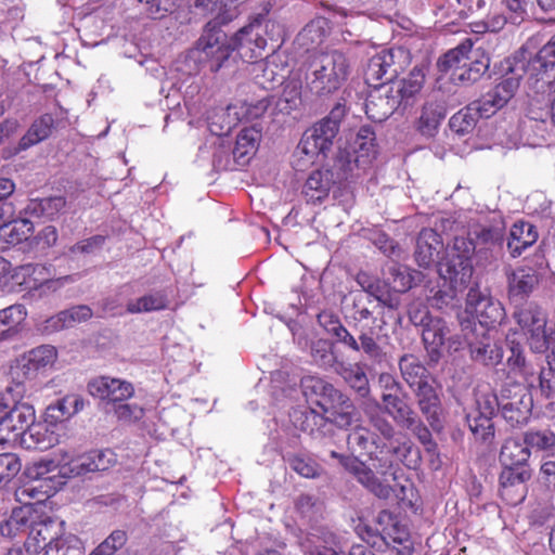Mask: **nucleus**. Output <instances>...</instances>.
I'll use <instances>...</instances> for the list:
<instances>
[{
    "label": "nucleus",
    "mask_w": 555,
    "mask_h": 555,
    "mask_svg": "<svg viewBox=\"0 0 555 555\" xmlns=\"http://www.w3.org/2000/svg\"><path fill=\"white\" fill-rule=\"evenodd\" d=\"M246 0H195V7L212 20L206 25L204 34L198 39L196 50L203 54L202 60L210 63V69L217 72L229 59L233 51L246 62H255L261 56L267 41L282 38V26L271 20L258 16L248 25L242 27L230 40L217 26L230 22L236 14V9Z\"/></svg>",
    "instance_id": "nucleus-1"
},
{
    "label": "nucleus",
    "mask_w": 555,
    "mask_h": 555,
    "mask_svg": "<svg viewBox=\"0 0 555 555\" xmlns=\"http://www.w3.org/2000/svg\"><path fill=\"white\" fill-rule=\"evenodd\" d=\"M272 393L276 400L293 399L298 393V384L301 392L309 401H315L322 413L313 409L295 411L292 414L294 425L311 436L324 434L326 424L334 423L343 428L351 424L354 417V406L351 400L337 390L332 384L318 376H305L298 379L289 376L285 371H276L272 375Z\"/></svg>",
    "instance_id": "nucleus-2"
},
{
    "label": "nucleus",
    "mask_w": 555,
    "mask_h": 555,
    "mask_svg": "<svg viewBox=\"0 0 555 555\" xmlns=\"http://www.w3.org/2000/svg\"><path fill=\"white\" fill-rule=\"evenodd\" d=\"M505 224L501 218L490 224L476 227L472 238L456 236L446 249L444 256L437 263V271L444 284L453 292L463 289L473 275L472 256L477 247L489 249L501 246L504 238Z\"/></svg>",
    "instance_id": "nucleus-3"
},
{
    "label": "nucleus",
    "mask_w": 555,
    "mask_h": 555,
    "mask_svg": "<svg viewBox=\"0 0 555 555\" xmlns=\"http://www.w3.org/2000/svg\"><path fill=\"white\" fill-rule=\"evenodd\" d=\"M507 72L501 81L494 87L502 102L507 104L520 86V80L526 78L528 88L538 94H544L545 90L555 81V35L530 60H526L521 52L507 60Z\"/></svg>",
    "instance_id": "nucleus-4"
},
{
    "label": "nucleus",
    "mask_w": 555,
    "mask_h": 555,
    "mask_svg": "<svg viewBox=\"0 0 555 555\" xmlns=\"http://www.w3.org/2000/svg\"><path fill=\"white\" fill-rule=\"evenodd\" d=\"M338 112L333 111L330 117L322 119L307 129L294 153L293 166L302 171L319 162L330 150L339 130Z\"/></svg>",
    "instance_id": "nucleus-5"
},
{
    "label": "nucleus",
    "mask_w": 555,
    "mask_h": 555,
    "mask_svg": "<svg viewBox=\"0 0 555 555\" xmlns=\"http://www.w3.org/2000/svg\"><path fill=\"white\" fill-rule=\"evenodd\" d=\"M349 75V62L339 51L315 55L308 68L306 80L311 92L325 95L338 90Z\"/></svg>",
    "instance_id": "nucleus-6"
},
{
    "label": "nucleus",
    "mask_w": 555,
    "mask_h": 555,
    "mask_svg": "<svg viewBox=\"0 0 555 555\" xmlns=\"http://www.w3.org/2000/svg\"><path fill=\"white\" fill-rule=\"evenodd\" d=\"M514 319L524 331L530 350L545 353L551 349L555 358V323L547 327L545 312L538 305L530 302L514 312Z\"/></svg>",
    "instance_id": "nucleus-7"
},
{
    "label": "nucleus",
    "mask_w": 555,
    "mask_h": 555,
    "mask_svg": "<svg viewBox=\"0 0 555 555\" xmlns=\"http://www.w3.org/2000/svg\"><path fill=\"white\" fill-rule=\"evenodd\" d=\"M530 0H493L486 18L472 25V31L483 34L487 31L496 33L507 22L520 23L527 16V9Z\"/></svg>",
    "instance_id": "nucleus-8"
},
{
    "label": "nucleus",
    "mask_w": 555,
    "mask_h": 555,
    "mask_svg": "<svg viewBox=\"0 0 555 555\" xmlns=\"http://www.w3.org/2000/svg\"><path fill=\"white\" fill-rule=\"evenodd\" d=\"M465 311L478 320L479 330H492L505 318L501 302L494 299L488 289H480L477 285L468 291Z\"/></svg>",
    "instance_id": "nucleus-9"
},
{
    "label": "nucleus",
    "mask_w": 555,
    "mask_h": 555,
    "mask_svg": "<svg viewBox=\"0 0 555 555\" xmlns=\"http://www.w3.org/2000/svg\"><path fill=\"white\" fill-rule=\"evenodd\" d=\"M15 191V184L11 179L0 178V230L8 237V243L17 244L26 240L33 230L29 221L14 220V206L9 201Z\"/></svg>",
    "instance_id": "nucleus-10"
},
{
    "label": "nucleus",
    "mask_w": 555,
    "mask_h": 555,
    "mask_svg": "<svg viewBox=\"0 0 555 555\" xmlns=\"http://www.w3.org/2000/svg\"><path fill=\"white\" fill-rule=\"evenodd\" d=\"M64 534V521L38 513V519L31 525L25 541L26 552L39 554L44 550V553L52 554Z\"/></svg>",
    "instance_id": "nucleus-11"
},
{
    "label": "nucleus",
    "mask_w": 555,
    "mask_h": 555,
    "mask_svg": "<svg viewBox=\"0 0 555 555\" xmlns=\"http://www.w3.org/2000/svg\"><path fill=\"white\" fill-rule=\"evenodd\" d=\"M14 284L24 286L29 291L39 292V295L55 292L72 281V276L51 279L48 267L39 263H27L16 268L11 276Z\"/></svg>",
    "instance_id": "nucleus-12"
},
{
    "label": "nucleus",
    "mask_w": 555,
    "mask_h": 555,
    "mask_svg": "<svg viewBox=\"0 0 555 555\" xmlns=\"http://www.w3.org/2000/svg\"><path fill=\"white\" fill-rule=\"evenodd\" d=\"M409 61V53L402 48L384 49L374 54L367 64L365 79L376 82L385 79L390 83L404 68Z\"/></svg>",
    "instance_id": "nucleus-13"
},
{
    "label": "nucleus",
    "mask_w": 555,
    "mask_h": 555,
    "mask_svg": "<svg viewBox=\"0 0 555 555\" xmlns=\"http://www.w3.org/2000/svg\"><path fill=\"white\" fill-rule=\"evenodd\" d=\"M464 338L469 347L470 357L474 361L487 366L499 364L503 358V350L492 337V330H479L477 324L472 328L463 323Z\"/></svg>",
    "instance_id": "nucleus-14"
},
{
    "label": "nucleus",
    "mask_w": 555,
    "mask_h": 555,
    "mask_svg": "<svg viewBox=\"0 0 555 555\" xmlns=\"http://www.w3.org/2000/svg\"><path fill=\"white\" fill-rule=\"evenodd\" d=\"M498 404L506 422L512 426H519L529 421L533 400L525 387L515 385L512 388L502 389Z\"/></svg>",
    "instance_id": "nucleus-15"
},
{
    "label": "nucleus",
    "mask_w": 555,
    "mask_h": 555,
    "mask_svg": "<svg viewBox=\"0 0 555 555\" xmlns=\"http://www.w3.org/2000/svg\"><path fill=\"white\" fill-rule=\"evenodd\" d=\"M63 472L68 477H77L88 473L104 472L117 462L115 452L111 449L94 450L75 456L72 452L63 453Z\"/></svg>",
    "instance_id": "nucleus-16"
},
{
    "label": "nucleus",
    "mask_w": 555,
    "mask_h": 555,
    "mask_svg": "<svg viewBox=\"0 0 555 555\" xmlns=\"http://www.w3.org/2000/svg\"><path fill=\"white\" fill-rule=\"evenodd\" d=\"M330 455L332 459L337 460L346 470L352 474L361 485L377 498L388 499L390 496L392 492L391 486L386 480L377 478L372 468L367 467L356 456L344 455L336 451H332Z\"/></svg>",
    "instance_id": "nucleus-17"
},
{
    "label": "nucleus",
    "mask_w": 555,
    "mask_h": 555,
    "mask_svg": "<svg viewBox=\"0 0 555 555\" xmlns=\"http://www.w3.org/2000/svg\"><path fill=\"white\" fill-rule=\"evenodd\" d=\"M57 359V350L51 345H41L29 350L22 358L21 364L13 373L16 378L33 380L38 375L52 369Z\"/></svg>",
    "instance_id": "nucleus-18"
},
{
    "label": "nucleus",
    "mask_w": 555,
    "mask_h": 555,
    "mask_svg": "<svg viewBox=\"0 0 555 555\" xmlns=\"http://www.w3.org/2000/svg\"><path fill=\"white\" fill-rule=\"evenodd\" d=\"M274 96L264 98L256 102L238 101L230 104L223 113L224 132L231 131L240 121H250L261 117L268 109L272 111Z\"/></svg>",
    "instance_id": "nucleus-19"
},
{
    "label": "nucleus",
    "mask_w": 555,
    "mask_h": 555,
    "mask_svg": "<svg viewBox=\"0 0 555 555\" xmlns=\"http://www.w3.org/2000/svg\"><path fill=\"white\" fill-rule=\"evenodd\" d=\"M35 409L33 405L23 402L8 414L0 416V442L4 443L24 431L34 424Z\"/></svg>",
    "instance_id": "nucleus-20"
},
{
    "label": "nucleus",
    "mask_w": 555,
    "mask_h": 555,
    "mask_svg": "<svg viewBox=\"0 0 555 555\" xmlns=\"http://www.w3.org/2000/svg\"><path fill=\"white\" fill-rule=\"evenodd\" d=\"M90 395L112 402L125 401L134 393L133 385L125 379L100 376L88 384Z\"/></svg>",
    "instance_id": "nucleus-21"
},
{
    "label": "nucleus",
    "mask_w": 555,
    "mask_h": 555,
    "mask_svg": "<svg viewBox=\"0 0 555 555\" xmlns=\"http://www.w3.org/2000/svg\"><path fill=\"white\" fill-rule=\"evenodd\" d=\"M348 446L352 452H359L360 454H369L373 460L374 457L380 462V464L373 465L374 468L382 474L386 475L387 469L391 467V462L388 460L379 459L376 454L377 450L380 449L378 438L370 431L366 427L358 426L348 435Z\"/></svg>",
    "instance_id": "nucleus-22"
},
{
    "label": "nucleus",
    "mask_w": 555,
    "mask_h": 555,
    "mask_svg": "<svg viewBox=\"0 0 555 555\" xmlns=\"http://www.w3.org/2000/svg\"><path fill=\"white\" fill-rule=\"evenodd\" d=\"M530 478L526 467H504L500 475L501 495L508 503L516 505L526 495L525 481Z\"/></svg>",
    "instance_id": "nucleus-23"
},
{
    "label": "nucleus",
    "mask_w": 555,
    "mask_h": 555,
    "mask_svg": "<svg viewBox=\"0 0 555 555\" xmlns=\"http://www.w3.org/2000/svg\"><path fill=\"white\" fill-rule=\"evenodd\" d=\"M547 137L545 120L528 117L521 121L519 134H511L506 142L503 143L508 147H518L520 145L535 147L547 143Z\"/></svg>",
    "instance_id": "nucleus-24"
},
{
    "label": "nucleus",
    "mask_w": 555,
    "mask_h": 555,
    "mask_svg": "<svg viewBox=\"0 0 555 555\" xmlns=\"http://www.w3.org/2000/svg\"><path fill=\"white\" fill-rule=\"evenodd\" d=\"M399 107L401 106L398 100L395 99L386 82H383L374 93L370 94L365 102V113L375 122L386 120Z\"/></svg>",
    "instance_id": "nucleus-25"
},
{
    "label": "nucleus",
    "mask_w": 555,
    "mask_h": 555,
    "mask_svg": "<svg viewBox=\"0 0 555 555\" xmlns=\"http://www.w3.org/2000/svg\"><path fill=\"white\" fill-rule=\"evenodd\" d=\"M35 519H38V511L33 504L13 508L10 516L0 522V533L3 537L14 538L21 533L29 532Z\"/></svg>",
    "instance_id": "nucleus-26"
},
{
    "label": "nucleus",
    "mask_w": 555,
    "mask_h": 555,
    "mask_svg": "<svg viewBox=\"0 0 555 555\" xmlns=\"http://www.w3.org/2000/svg\"><path fill=\"white\" fill-rule=\"evenodd\" d=\"M539 283L538 274L530 267H519L507 274L508 297L513 300H524Z\"/></svg>",
    "instance_id": "nucleus-27"
},
{
    "label": "nucleus",
    "mask_w": 555,
    "mask_h": 555,
    "mask_svg": "<svg viewBox=\"0 0 555 555\" xmlns=\"http://www.w3.org/2000/svg\"><path fill=\"white\" fill-rule=\"evenodd\" d=\"M424 80L425 74L423 69L415 67L406 77L386 85L391 89L399 105L405 107L412 103L414 96L421 91Z\"/></svg>",
    "instance_id": "nucleus-28"
},
{
    "label": "nucleus",
    "mask_w": 555,
    "mask_h": 555,
    "mask_svg": "<svg viewBox=\"0 0 555 555\" xmlns=\"http://www.w3.org/2000/svg\"><path fill=\"white\" fill-rule=\"evenodd\" d=\"M473 42L470 39H465L454 49L449 50L441 56L437 66L441 73L450 74L451 79L456 81V74L467 66L470 60Z\"/></svg>",
    "instance_id": "nucleus-29"
},
{
    "label": "nucleus",
    "mask_w": 555,
    "mask_h": 555,
    "mask_svg": "<svg viewBox=\"0 0 555 555\" xmlns=\"http://www.w3.org/2000/svg\"><path fill=\"white\" fill-rule=\"evenodd\" d=\"M442 247L440 235L433 229H423L416 241L415 261L422 268H429Z\"/></svg>",
    "instance_id": "nucleus-30"
},
{
    "label": "nucleus",
    "mask_w": 555,
    "mask_h": 555,
    "mask_svg": "<svg viewBox=\"0 0 555 555\" xmlns=\"http://www.w3.org/2000/svg\"><path fill=\"white\" fill-rule=\"evenodd\" d=\"M85 405V399L80 395L68 393L48 406L46 421L51 424L63 422L79 413Z\"/></svg>",
    "instance_id": "nucleus-31"
},
{
    "label": "nucleus",
    "mask_w": 555,
    "mask_h": 555,
    "mask_svg": "<svg viewBox=\"0 0 555 555\" xmlns=\"http://www.w3.org/2000/svg\"><path fill=\"white\" fill-rule=\"evenodd\" d=\"M414 391L418 398V405L433 428L439 427V398L428 380L416 385Z\"/></svg>",
    "instance_id": "nucleus-32"
},
{
    "label": "nucleus",
    "mask_w": 555,
    "mask_h": 555,
    "mask_svg": "<svg viewBox=\"0 0 555 555\" xmlns=\"http://www.w3.org/2000/svg\"><path fill=\"white\" fill-rule=\"evenodd\" d=\"M261 138V132L255 126L244 128L237 134L235 146L232 151L233 157L238 165H245L256 153Z\"/></svg>",
    "instance_id": "nucleus-33"
},
{
    "label": "nucleus",
    "mask_w": 555,
    "mask_h": 555,
    "mask_svg": "<svg viewBox=\"0 0 555 555\" xmlns=\"http://www.w3.org/2000/svg\"><path fill=\"white\" fill-rule=\"evenodd\" d=\"M538 240L535 228L528 222H516L509 232L507 247L513 257H518L521 253L533 245Z\"/></svg>",
    "instance_id": "nucleus-34"
},
{
    "label": "nucleus",
    "mask_w": 555,
    "mask_h": 555,
    "mask_svg": "<svg viewBox=\"0 0 555 555\" xmlns=\"http://www.w3.org/2000/svg\"><path fill=\"white\" fill-rule=\"evenodd\" d=\"M23 443L27 448L38 450H48L59 443V436L50 428L48 424H33L24 431L22 437Z\"/></svg>",
    "instance_id": "nucleus-35"
},
{
    "label": "nucleus",
    "mask_w": 555,
    "mask_h": 555,
    "mask_svg": "<svg viewBox=\"0 0 555 555\" xmlns=\"http://www.w3.org/2000/svg\"><path fill=\"white\" fill-rule=\"evenodd\" d=\"M444 116L446 111L441 103L427 101L422 108L417 130L424 137H434Z\"/></svg>",
    "instance_id": "nucleus-36"
},
{
    "label": "nucleus",
    "mask_w": 555,
    "mask_h": 555,
    "mask_svg": "<svg viewBox=\"0 0 555 555\" xmlns=\"http://www.w3.org/2000/svg\"><path fill=\"white\" fill-rule=\"evenodd\" d=\"M332 173L328 170H315L308 177L302 193L310 203H319L325 198L332 185Z\"/></svg>",
    "instance_id": "nucleus-37"
},
{
    "label": "nucleus",
    "mask_w": 555,
    "mask_h": 555,
    "mask_svg": "<svg viewBox=\"0 0 555 555\" xmlns=\"http://www.w3.org/2000/svg\"><path fill=\"white\" fill-rule=\"evenodd\" d=\"M530 450L525 443L516 438L505 440L500 452V462L504 467H525L530 457Z\"/></svg>",
    "instance_id": "nucleus-38"
},
{
    "label": "nucleus",
    "mask_w": 555,
    "mask_h": 555,
    "mask_svg": "<svg viewBox=\"0 0 555 555\" xmlns=\"http://www.w3.org/2000/svg\"><path fill=\"white\" fill-rule=\"evenodd\" d=\"M231 145L220 135L212 137L209 144L199 147V157L207 158L211 154V163L216 169H227L230 165Z\"/></svg>",
    "instance_id": "nucleus-39"
},
{
    "label": "nucleus",
    "mask_w": 555,
    "mask_h": 555,
    "mask_svg": "<svg viewBox=\"0 0 555 555\" xmlns=\"http://www.w3.org/2000/svg\"><path fill=\"white\" fill-rule=\"evenodd\" d=\"M54 126V119L50 114H44L36 119L18 143V150L25 151L30 146L49 138Z\"/></svg>",
    "instance_id": "nucleus-40"
},
{
    "label": "nucleus",
    "mask_w": 555,
    "mask_h": 555,
    "mask_svg": "<svg viewBox=\"0 0 555 555\" xmlns=\"http://www.w3.org/2000/svg\"><path fill=\"white\" fill-rule=\"evenodd\" d=\"M63 453H69V451L59 450L54 454V457L52 459H41L37 462L31 463L26 468V476L33 481H40L42 479H46L47 475L59 468V473L63 477L69 478L63 472V463H65V461H63Z\"/></svg>",
    "instance_id": "nucleus-41"
},
{
    "label": "nucleus",
    "mask_w": 555,
    "mask_h": 555,
    "mask_svg": "<svg viewBox=\"0 0 555 555\" xmlns=\"http://www.w3.org/2000/svg\"><path fill=\"white\" fill-rule=\"evenodd\" d=\"M447 334H449V328L442 319L429 320L423 328V340L427 350L433 354H438L444 345Z\"/></svg>",
    "instance_id": "nucleus-42"
},
{
    "label": "nucleus",
    "mask_w": 555,
    "mask_h": 555,
    "mask_svg": "<svg viewBox=\"0 0 555 555\" xmlns=\"http://www.w3.org/2000/svg\"><path fill=\"white\" fill-rule=\"evenodd\" d=\"M27 385L24 379L16 378L0 393V416L5 415L17 405L23 403L27 393Z\"/></svg>",
    "instance_id": "nucleus-43"
},
{
    "label": "nucleus",
    "mask_w": 555,
    "mask_h": 555,
    "mask_svg": "<svg viewBox=\"0 0 555 555\" xmlns=\"http://www.w3.org/2000/svg\"><path fill=\"white\" fill-rule=\"evenodd\" d=\"M167 301V296L163 292H153L128 301L126 309L132 314L153 312L165 309Z\"/></svg>",
    "instance_id": "nucleus-44"
},
{
    "label": "nucleus",
    "mask_w": 555,
    "mask_h": 555,
    "mask_svg": "<svg viewBox=\"0 0 555 555\" xmlns=\"http://www.w3.org/2000/svg\"><path fill=\"white\" fill-rule=\"evenodd\" d=\"M404 380L411 388L427 380V370L415 356L405 354L399 362Z\"/></svg>",
    "instance_id": "nucleus-45"
},
{
    "label": "nucleus",
    "mask_w": 555,
    "mask_h": 555,
    "mask_svg": "<svg viewBox=\"0 0 555 555\" xmlns=\"http://www.w3.org/2000/svg\"><path fill=\"white\" fill-rule=\"evenodd\" d=\"M385 542L397 555H411L413 552V542L404 526H391L386 533Z\"/></svg>",
    "instance_id": "nucleus-46"
},
{
    "label": "nucleus",
    "mask_w": 555,
    "mask_h": 555,
    "mask_svg": "<svg viewBox=\"0 0 555 555\" xmlns=\"http://www.w3.org/2000/svg\"><path fill=\"white\" fill-rule=\"evenodd\" d=\"M511 356L507 358V366L509 372L515 376L524 378L528 384L532 383L534 370L527 363L524 350L519 344L511 343Z\"/></svg>",
    "instance_id": "nucleus-47"
},
{
    "label": "nucleus",
    "mask_w": 555,
    "mask_h": 555,
    "mask_svg": "<svg viewBox=\"0 0 555 555\" xmlns=\"http://www.w3.org/2000/svg\"><path fill=\"white\" fill-rule=\"evenodd\" d=\"M353 152L357 154L358 163H366L375 156V133L370 127H362L358 131L353 141Z\"/></svg>",
    "instance_id": "nucleus-48"
},
{
    "label": "nucleus",
    "mask_w": 555,
    "mask_h": 555,
    "mask_svg": "<svg viewBox=\"0 0 555 555\" xmlns=\"http://www.w3.org/2000/svg\"><path fill=\"white\" fill-rule=\"evenodd\" d=\"M382 400L387 413L401 426L414 414L398 392H383Z\"/></svg>",
    "instance_id": "nucleus-49"
},
{
    "label": "nucleus",
    "mask_w": 555,
    "mask_h": 555,
    "mask_svg": "<svg viewBox=\"0 0 555 555\" xmlns=\"http://www.w3.org/2000/svg\"><path fill=\"white\" fill-rule=\"evenodd\" d=\"M65 198L62 196L34 199L28 205V211L36 217L52 219L65 207Z\"/></svg>",
    "instance_id": "nucleus-50"
},
{
    "label": "nucleus",
    "mask_w": 555,
    "mask_h": 555,
    "mask_svg": "<svg viewBox=\"0 0 555 555\" xmlns=\"http://www.w3.org/2000/svg\"><path fill=\"white\" fill-rule=\"evenodd\" d=\"M300 89L301 88L298 82H288L284 87L282 95L279 99L274 98V108H272V115L275 114V111L288 114L292 109L296 108L300 103Z\"/></svg>",
    "instance_id": "nucleus-51"
},
{
    "label": "nucleus",
    "mask_w": 555,
    "mask_h": 555,
    "mask_svg": "<svg viewBox=\"0 0 555 555\" xmlns=\"http://www.w3.org/2000/svg\"><path fill=\"white\" fill-rule=\"evenodd\" d=\"M473 108L469 104L450 118L449 126L453 132L464 135L474 130L479 117Z\"/></svg>",
    "instance_id": "nucleus-52"
},
{
    "label": "nucleus",
    "mask_w": 555,
    "mask_h": 555,
    "mask_svg": "<svg viewBox=\"0 0 555 555\" xmlns=\"http://www.w3.org/2000/svg\"><path fill=\"white\" fill-rule=\"evenodd\" d=\"M524 439L529 450L531 448L537 451L548 452L555 448V433L547 428L528 430Z\"/></svg>",
    "instance_id": "nucleus-53"
},
{
    "label": "nucleus",
    "mask_w": 555,
    "mask_h": 555,
    "mask_svg": "<svg viewBox=\"0 0 555 555\" xmlns=\"http://www.w3.org/2000/svg\"><path fill=\"white\" fill-rule=\"evenodd\" d=\"M490 65L489 59L485 55L481 57L473 59L467 62V66L464 67L459 74H456V81L472 83L477 81L485 75Z\"/></svg>",
    "instance_id": "nucleus-54"
},
{
    "label": "nucleus",
    "mask_w": 555,
    "mask_h": 555,
    "mask_svg": "<svg viewBox=\"0 0 555 555\" xmlns=\"http://www.w3.org/2000/svg\"><path fill=\"white\" fill-rule=\"evenodd\" d=\"M357 283L363 289L365 296H369L370 299H374L377 301H382L383 298L387 295V284L380 281L377 278L371 276L365 272H360L357 275Z\"/></svg>",
    "instance_id": "nucleus-55"
},
{
    "label": "nucleus",
    "mask_w": 555,
    "mask_h": 555,
    "mask_svg": "<svg viewBox=\"0 0 555 555\" xmlns=\"http://www.w3.org/2000/svg\"><path fill=\"white\" fill-rule=\"evenodd\" d=\"M466 421L470 431L477 439L486 441L494 436L493 423L488 416H483L473 410L467 414Z\"/></svg>",
    "instance_id": "nucleus-56"
},
{
    "label": "nucleus",
    "mask_w": 555,
    "mask_h": 555,
    "mask_svg": "<svg viewBox=\"0 0 555 555\" xmlns=\"http://www.w3.org/2000/svg\"><path fill=\"white\" fill-rule=\"evenodd\" d=\"M411 430L428 452L436 451V443L433 441L429 429L418 420L414 413L403 425Z\"/></svg>",
    "instance_id": "nucleus-57"
},
{
    "label": "nucleus",
    "mask_w": 555,
    "mask_h": 555,
    "mask_svg": "<svg viewBox=\"0 0 555 555\" xmlns=\"http://www.w3.org/2000/svg\"><path fill=\"white\" fill-rule=\"evenodd\" d=\"M126 532L122 530H115L89 555H113L116 551L121 548L126 544Z\"/></svg>",
    "instance_id": "nucleus-58"
},
{
    "label": "nucleus",
    "mask_w": 555,
    "mask_h": 555,
    "mask_svg": "<svg viewBox=\"0 0 555 555\" xmlns=\"http://www.w3.org/2000/svg\"><path fill=\"white\" fill-rule=\"evenodd\" d=\"M20 459L13 453L0 454V486L9 483L21 470Z\"/></svg>",
    "instance_id": "nucleus-59"
},
{
    "label": "nucleus",
    "mask_w": 555,
    "mask_h": 555,
    "mask_svg": "<svg viewBox=\"0 0 555 555\" xmlns=\"http://www.w3.org/2000/svg\"><path fill=\"white\" fill-rule=\"evenodd\" d=\"M40 488H42L41 485L37 486L36 481L30 480L16 489L15 498L23 505L31 504L30 500L33 499L42 502L49 496V491H42Z\"/></svg>",
    "instance_id": "nucleus-60"
},
{
    "label": "nucleus",
    "mask_w": 555,
    "mask_h": 555,
    "mask_svg": "<svg viewBox=\"0 0 555 555\" xmlns=\"http://www.w3.org/2000/svg\"><path fill=\"white\" fill-rule=\"evenodd\" d=\"M0 317L3 319L4 325L9 333L16 330L26 319L27 310L23 305H12L0 310Z\"/></svg>",
    "instance_id": "nucleus-61"
},
{
    "label": "nucleus",
    "mask_w": 555,
    "mask_h": 555,
    "mask_svg": "<svg viewBox=\"0 0 555 555\" xmlns=\"http://www.w3.org/2000/svg\"><path fill=\"white\" fill-rule=\"evenodd\" d=\"M57 555H85L83 542L74 534H64L59 542V546L54 547ZM43 555H53L44 553Z\"/></svg>",
    "instance_id": "nucleus-62"
},
{
    "label": "nucleus",
    "mask_w": 555,
    "mask_h": 555,
    "mask_svg": "<svg viewBox=\"0 0 555 555\" xmlns=\"http://www.w3.org/2000/svg\"><path fill=\"white\" fill-rule=\"evenodd\" d=\"M152 18H160L166 13L171 12L176 7L177 0H138Z\"/></svg>",
    "instance_id": "nucleus-63"
},
{
    "label": "nucleus",
    "mask_w": 555,
    "mask_h": 555,
    "mask_svg": "<svg viewBox=\"0 0 555 555\" xmlns=\"http://www.w3.org/2000/svg\"><path fill=\"white\" fill-rule=\"evenodd\" d=\"M115 413L119 421L132 423L143 417L144 409L135 403H121L116 406Z\"/></svg>",
    "instance_id": "nucleus-64"
}]
</instances>
